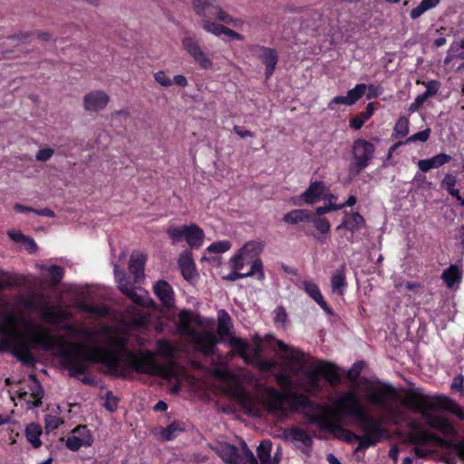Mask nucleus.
<instances>
[{"label":"nucleus","mask_w":464,"mask_h":464,"mask_svg":"<svg viewBox=\"0 0 464 464\" xmlns=\"http://www.w3.org/2000/svg\"><path fill=\"white\" fill-rule=\"evenodd\" d=\"M181 44L183 49L189 54L199 69H212V59L202 50L198 39L191 36H186L182 39Z\"/></svg>","instance_id":"15"},{"label":"nucleus","mask_w":464,"mask_h":464,"mask_svg":"<svg viewBox=\"0 0 464 464\" xmlns=\"http://www.w3.org/2000/svg\"><path fill=\"white\" fill-rule=\"evenodd\" d=\"M339 209H343V206H339V204L337 205L330 202L328 205L316 208L314 214L321 217L326 213Z\"/></svg>","instance_id":"61"},{"label":"nucleus","mask_w":464,"mask_h":464,"mask_svg":"<svg viewBox=\"0 0 464 464\" xmlns=\"http://www.w3.org/2000/svg\"><path fill=\"white\" fill-rule=\"evenodd\" d=\"M214 17L227 24L231 23L233 20L232 17L227 12H225L218 4L215 6V10H213V18Z\"/></svg>","instance_id":"64"},{"label":"nucleus","mask_w":464,"mask_h":464,"mask_svg":"<svg viewBox=\"0 0 464 464\" xmlns=\"http://www.w3.org/2000/svg\"><path fill=\"white\" fill-rule=\"evenodd\" d=\"M264 249V245L261 242L249 241L246 242L237 252L245 257L246 262H254L259 258V255Z\"/></svg>","instance_id":"35"},{"label":"nucleus","mask_w":464,"mask_h":464,"mask_svg":"<svg viewBox=\"0 0 464 464\" xmlns=\"http://www.w3.org/2000/svg\"><path fill=\"white\" fill-rule=\"evenodd\" d=\"M272 442L269 440H264L260 442L256 449L257 457L260 460V464H278V459L271 458Z\"/></svg>","instance_id":"40"},{"label":"nucleus","mask_w":464,"mask_h":464,"mask_svg":"<svg viewBox=\"0 0 464 464\" xmlns=\"http://www.w3.org/2000/svg\"><path fill=\"white\" fill-rule=\"evenodd\" d=\"M225 25L218 24L216 22H211L209 20H203L201 22V27L208 33H211L214 35L220 36L223 32V28Z\"/></svg>","instance_id":"55"},{"label":"nucleus","mask_w":464,"mask_h":464,"mask_svg":"<svg viewBox=\"0 0 464 464\" xmlns=\"http://www.w3.org/2000/svg\"><path fill=\"white\" fill-rule=\"evenodd\" d=\"M257 276L258 280L265 278V273L263 270V262L261 259H256L251 264L250 270L247 273H240L239 271L233 270L227 276H224V280L236 281L240 278H246Z\"/></svg>","instance_id":"30"},{"label":"nucleus","mask_w":464,"mask_h":464,"mask_svg":"<svg viewBox=\"0 0 464 464\" xmlns=\"http://www.w3.org/2000/svg\"><path fill=\"white\" fill-rule=\"evenodd\" d=\"M121 276V273L118 269V290L123 293L132 303L140 307H153L154 301L150 297L149 293L144 288L124 284Z\"/></svg>","instance_id":"16"},{"label":"nucleus","mask_w":464,"mask_h":464,"mask_svg":"<svg viewBox=\"0 0 464 464\" xmlns=\"http://www.w3.org/2000/svg\"><path fill=\"white\" fill-rule=\"evenodd\" d=\"M232 246V244L230 241L228 240H221V241H217V242H213L211 245H209L206 251L208 252V253H218V254H221V253H225L227 251H228Z\"/></svg>","instance_id":"53"},{"label":"nucleus","mask_w":464,"mask_h":464,"mask_svg":"<svg viewBox=\"0 0 464 464\" xmlns=\"http://www.w3.org/2000/svg\"><path fill=\"white\" fill-rule=\"evenodd\" d=\"M111 98L103 90H92L82 97V108L88 113L103 111L109 104Z\"/></svg>","instance_id":"18"},{"label":"nucleus","mask_w":464,"mask_h":464,"mask_svg":"<svg viewBox=\"0 0 464 464\" xmlns=\"http://www.w3.org/2000/svg\"><path fill=\"white\" fill-rule=\"evenodd\" d=\"M364 364L365 363L363 361H357L352 365V367L347 372V378L350 382H354L358 380L364 367Z\"/></svg>","instance_id":"56"},{"label":"nucleus","mask_w":464,"mask_h":464,"mask_svg":"<svg viewBox=\"0 0 464 464\" xmlns=\"http://www.w3.org/2000/svg\"><path fill=\"white\" fill-rule=\"evenodd\" d=\"M249 365H253L257 368L261 372H269L277 366L276 361L259 358L255 360Z\"/></svg>","instance_id":"52"},{"label":"nucleus","mask_w":464,"mask_h":464,"mask_svg":"<svg viewBox=\"0 0 464 464\" xmlns=\"http://www.w3.org/2000/svg\"><path fill=\"white\" fill-rule=\"evenodd\" d=\"M178 265L183 278L187 281H192L198 275L196 265L193 260L192 252L189 249L182 251L179 255Z\"/></svg>","instance_id":"23"},{"label":"nucleus","mask_w":464,"mask_h":464,"mask_svg":"<svg viewBox=\"0 0 464 464\" xmlns=\"http://www.w3.org/2000/svg\"><path fill=\"white\" fill-rule=\"evenodd\" d=\"M233 327L231 317L228 313L221 309L218 313V334L221 337L227 336Z\"/></svg>","instance_id":"42"},{"label":"nucleus","mask_w":464,"mask_h":464,"mask_svg":"<svg viewBox=\"0 0 464 464\" xmlns=\"http://www.w3.org/2000/svg\"><path fill=\"white\" fill-rule=\"evenodd\" d=\"M410 442L415 446H425L430 442L440 446L454 450L459 457L464 461V440L455 442L452 440L443 439L427 430H419L417 433L410 434Z\"/></svg>","instance_id":"13"},{"label":"nucleus","mask_w":464,"mask_h":464,"mask_svg":"<svg viewBox=\"0 0 464 464\" xmlns=\"http://www.w3.org/2000/svg\"><path fill=\"white\" fill-rule=\"evenodd\" d=\"M317 413L306 414L309 422L319 426L321 430H327L331 434L339 439H343L347 442L356 440L359 435L353 431L346 430L338 420H333L329 414L328 410L324 407V411H317Z\"/></svg>","instance_id":"8"},{"label":"nucleus","mask_w":464,"mask_h":464,"mask_svg":"<svg viewBox=\"0 0 464 464\" xmlns=\"http://www.w3.org/2000/svg\"><path fill=\"white\" fill-rule=\"evenodd\" d=\"M24 305L31 311H37L41 314L42 319L51 324H59L63 320L69 318L67 311L62 309L60 305L55 307L50 306L44 298H40L37 301L25 299L24 300Z\"/></svg>","instance_id":"12"},{"label":"nucleus","mask_w":464,"mask_h":464,"mask_svg":"<svg viewBox=\"0 0 464 464\" xmlns=\"http://www.w3.org/2000/svg\"><path fill=\"white\" fill-rule=\"evenodd\" d=\"M404 406L418 412L425 419L426 423L437 430L442 416L431 414L432 411H443L455 416L459 420L464 421V407L451 397L440 393L429 396L420 392H411L403 401Z\"/></svg>","instance_id":"3"},{"label":"nucleus","mask_w":464,"mask_h":464,"mask_svg":"<svg viewBox=\"0 0 464 464\" xmlns=\"http://www.w3.org/2000/svg\"><path fill=\"white\" fill-rule=\"evenodd\" d=\"M450 391L451 392H459L460 397H464V376L461 373L453 378Z\"/></svg>","instance_id":"58"},{"label":"nucleus","mask_w":464,"mask_h":464,"mask_svg":"<svg viewBox=\"0 0 464 464\" xmlns=\"http://www.w3.org/2000/svg\"><path fill=\"white\" fill-rule=\"evenodd\" d=\"M217 5V0H192L195 13L205 18H213V10Z\"/></svg>","instance_id":"38"},{"label":"nucleus","mask_w":464,"mask_h":464,"mask_svg":"<svg viewBox=\"0 0 464 464\" xmlns=\"http://www.w3.org/2000/svg\"><path fill=\"white\" fill-rule=\"evenodd\" d=\"M153 77L155 82L163 87H169L172 85V81L164 71L155 72Z\"/></svg>","instance_id":"62"},{"label":"nucleus","mask_w":464,"mask_h":464,"mask_svg":"<svg viewBox=\"0 0 464 464\" xmlns=\"http://www.w3.org/2000/svg\"><path fill=\"white\" fill-rule=\"evenodd\" d=\"M375 104V102H369L365 111L352 117L349 121L350 127L354 130L362 129L364 123L373 115L376 108Z\"/></svg>","instance_id":"37"},{"label":"nucleus","mask_w":464,"mask_h":464,"mask_svg":"<svg viewBox=\"0 0 464 464\" xmlns=\"http://www.w3.org/2000/svg\"><path fill=\"white\" fill-rule=\"evenodd\" d=\"M218 343V340L216 335L209 331H198L192 338V343L195 345L197 351L208 357L215 353Z\"/></svg>","instance_id":"20"},{"label":"nucleus","mask_w":464,"mask_h":464,"mask_svg":"<svg viewBox=\"0 0 464 464\" xmlns=\"http://www.w3.org/2000/svg\"><path fill=\"white\" fill-rule=\"evenodd\" d=\"M92 435L85 426H78L72 430L66 439V446L71 450H78L81 447L90 446Z\"/></svg>","instance_id":"22"},{"label":"nucleus","mask_w":464,"mask_h":464,"mask_svg":"<svg viewBox=\"0 0 464 464\" xmlns=\"http://www.w3.org/2000/svg\"><path fill=\"white\" fill-rule=\"evenodd\" d=\"M146 261L147 256L141 252H133L130 257L129 271L133 276L135 284H140L144 280Z\"/></svg>","instance_id":"24"},{"label":"nucleus","mask_w":464,"mask_h":464,"mask_svg":"<svg viewBox=\"0 0 464 464\" xmlns=\"http://www.w3.org/2000/svg\"><path fill=\"white\" fill-rule=\"evenodd\" d=\"M410 131V120L407 116H400L393 127L392 137L393 139L405 138Z\"/></svg>","instance_id":"45"},{"label":"nucleus","mask_w":464,"mask_h":464,"mask_svg":"<svg viewBox=\"0 0 464 464\" xmlns=\"http://www.w3.org/2000/svg\"><path fill=\"white\" fill-rule=\"evenodd\" d=\"M166 234L172 244L185 240L190 248H199L205 238L203 229L193 223L183 226L169 225L166 228Z\"/></svg>","instance_id":"7"},{"label":"nucleus","mask_w":464,"mask_h":464,"mask_svg":"<svg viewBox=\"0 0 464 464\" xmlns=\"http://www.w3.org/2000/svg\"><path fill=\"white\" fill-rule=\"evenodd\" d=\"M312 211L306 208H295L284 214L282 221L287 225L298 226L302 223H309Z\"/></svg>","instance_id":"33"},{"label":"nucleus","mask_w":464,"mask_h":464,"mask_svg":"<svg viewBox=\"0 0 464 464\" xmlns=\"http://www.w3.org/2000/svg\"><path fill=\"white\" fill-rule=\"evenodd\" d=\"M286 436L293 440L301 442L304 446L311 448L313 445L312 437L303 429L294 427L286 431Z\"/></svg>","instance_id":"43"},{"label":"nucleus","mask_w":464,"mask_h":464,"mask_svg":"<svg viewBox=\"0 0 464 464\" xmlns=\"http://www.w3.org/2000/svg\"><path fill=\"white\" fill-rule=\"evenodd\" d=\"M309 223L313 224L318 233L324 236L327 235L331 229L330 222L326 218H321L314 215L313 212Z\"/></svg>","instance_id":"49"},{"label":"nucleus","mask_w":464,"mask_h":464,"mask_svg":"<svg viewBox=\"0 0 464 464\" xmlns=\"http://www.w3.org/2000/svg\"><path fill=\"white\" fill-rule=\"evenodd\" d=\"M440 0H421L420 3L410 12V17L411 20H417L425 12L433 9L438 6Z\"/></svg>","instance_id":"44"},{"label":"nucleus","mask_w":464,"mask_h":464,"mask_svg":"<svg viewBox=\"0 0 464 464\" xmlns=\"http://www.w3.org/2000/svg\"><path fill=\"white\" fill-rule=\"evenodd\" d=\"M375 153V146L369 140L359 138L352 145L353 162L350 173L359 174L372 162Z\"/></svg>","instance_id":"10"},{"label":"nucleus","mask_w":464,"mask_h":464,"mask_svg":"<svg viewBox=\"0 0 464 464\" xmlns=\"http://www.w3.org/2000/svg\"><path fill=\"white\" fill-rule=\"evenodd\" d=\"M275 380L281 388L287 389V391L279 392L274 387L266 389V406L269 412L287 416L290 412H299L305 409L324 411V406L314 402L307 395L290 390L294 383L288 373L278 372L276 374Z\"/></svg>","instance_id":"2"},{"label":"nucleus","mask_w":464,"mask_h":464,"mask_svg":"<svg viewBox=\"0 0 464 464\" xmlns=\"http://www.w3.org/2000/svg\"><path fill=\"white\" fill-rule=\"evenodd\" d=\"M367 85L365 83H358L347 92L349 102L353 105L358 102L366 92Z\"/></svg>","instance_id":"51"},{"label":"nucleus","mask_w":464,"mask_h":464,"mask_svg":"<svg viewBox=\"0 0 464 464\" xmlns=\"http://www.w3.org/2000/svg\"><path fill=\"white\" fill-rule=\"evenodd\" d=\"M430 129L426 128L425 130H420L408 137L405 140H403V143L407 145L414 142H426L430 139Z\"/></svg>","instance_id":"54"},{"label":"nucleus","mask_w":464,"mask_h":464,"mask_svg":"<svg viewBox=\"0 0 464 464\" xmlns=\"http://www.w3.org/2000/svg\"><path fill=\"white\" fill-rule=\"evenodd\" d=\"M155 356L159 355L167 359H173L176 355L177 349L175 345L167 339H160L156 343Z\"/></svg>","instance_id":"41"},{"label":"nucleus","mask_w":464,"mask_h":464,"mask_svg":"<svg viewBox=\"0 0 464 464\" xmlns=\"http://www.w3.org/2000/svg\"><path fill=\"white\" fill-rule=\"evenodd\" d=\"M249 50L254 53H257L258 59L266 67V78L269 79L275 72L276 64L278 63L277 51L274 48L266 47L260 44H254L249 47Z\"/></svg>","instance_id":"19"},{"label":"nucleus","mask_w":464,"mask_h":464,"mask_svg":"<svg viewBox=\"0 0 464 464\" xmlns=\"http://www.w3.org/2000/svg\"><path fill=\"white\" fill-rule=\"evenodd\" d=\"M318 372H319V371H318L317 367L315 366L313 370L309 371L306 374L307 379H308V383H309L310 387H312L313 389L320 388L319 377H321V375Z\"/></svg>","instance_id":"60"},{"label":"nucleus","mask_w":464,"mask_h":464,"mask_svg":"<svg viewBox=\"0 0 464 464\" xmlns=\"http://www.w3.org/2000/svg\"><path fill=\"white\" fill-rule=\"evenodd\" d=\"M41 434H42V429L39 425H37L35 423H31L26 427L25 435H26L27 440L34 448H38L42 444V442L40 440Z\"/></svg>","instance_id":"47"},{"label":"nucleus","mask_w":464,"mask_h":464,"mask_svg":"<svg viewBox=\"0 0 464 464\" xmlns=\"http://www.w3.org/2000/svg\"><path fill=\"white\" fill-rule=\"evenodd\" d=\"M240 446L241 452L235 445L224 442L220 443L215 450L226 464H258L254 453L244 440H241Z\"/></svg>","instance_id":"9"},{"label":"nucleus","mask_w":464,"mask_h":464,"mask_svg":"<svg viewBox=\"0 0 464 464\" xmlns=\"http://www.w3.org/2000/svg\"><path fill=\"white\" fill-rule=\"evenodd\" d=\"M358 423L364 433L361 437H356L358 441L357 451L375 446L387 434V430L382 426L381 420L368 413H365Z\"/></svg>","instance_id":"6"},{"label":"nucleus","mask_w":464,"mask_h":464,"mask_svg":"<svg viewBox=\"0 0 464 464\" xmlns=\"http://www.w3.org/2000/svg\"><path fill=\"white\" fill-rule=\"evenodd\" d=\"M154 294L163 306L171 308L175 303L174 292L171 285L165 280H159L153 287Z\"/></svg>","instance_id":"27"},{"label":"nucleus","mask_w":464,"mask_h":464,"mask_svg":"<svg viewBox=\"0 0 464 464\" xmlns=\"http://www.w3.org/2000/svg\"><path fill=\"white\" fill-rule=\"evenodd\" d=\"M443 436L449 438L448 440H451L452 437L457 435V430L453 423L447 418L443 417L439 423L437 430Z\"/></svg>","instance_id":"50"},{"label":"nucleus","mask_w":464,"mask_h":464,"mask_svg":"<svg viewBox=\"0 0 464 464\" xmlns=\"http://www.w3.org/2000/svg\"><path fill=\"white\" fill-rule=\"evenodd\" d=\"M451 156L446 153H439L430 159L420 160L418 167L422 172H428L431 169L440 168L451 160Z\"/></svg>","instance_id":"34"},{"label":"nucleus","mask_w":464,"mask_h":464,"mask_svg":"<svg viewBox=\"0 0 464 464\" xmlns=\"http://www.w3.org/2000/svg\"><path fill=\"white\" fill-rule=\"evenodd\" d=\"M441 278L448 287H452L455 283L460 280L459 271L457 266L450 265L441 275Z\"/></svg>","instance_id":"48"},{"label":"nucleus","mask_w":464,"mask_h":464,"mask_svg":"<svg viewBox=\"0 0 464 464\" xmlns=\"http://www.w3.org/2000/svg\"><path fill=\"white\" fill-rule=\"evenodd\" d=\"M233 396L246 415H257L255 401L251 394L245 388L238 387L235 389Z\"/></svg>","instance_id":"26"},{"label":"nucleus","mask_w":464,"mask_h":464,"mask_svg":"<svg viewBox=\"0 0 464 464\" xmlns=\"http://www.w3.org/2000/svg\"><path fill=\"white\" fill-rule=\"evenodd\" d=\"M366 392V401L386 412L392 411L394 403L399 399L397 389L391 383L380 380L376 382L375 385L368 386Z\"/></svg>","instance_id":"5"},{"label":"nucleus","mask_w":464,"mask_h":464,"mask_svg":"<svg viewBox=\"0 0 464 464\" xmlns=\"http://www.w3.org/2000/svg\"><path fill=\"white\" fill-rule=\"evenodd\" d=\"M54 154V150L51 148L41 149L35 155V160L41 162L48 161Z\"/></svg>","instance_id":"63"},{"label":"nucleus","mask_w":464,"mask_h":464,"mask_svg":"<svg viewBox=\"0 0 464 464\" xmlns=\"http://www.w3.org/2000/svg\"><path fill=\"white\" fill-rule=\"evenodd\" d=\"M74 305L81 311L90 314L92 317L104 316L108 313V310L105 307L95 306L83 301H78Z\"/></svg>","instance_id":"46"},{"label":"nucleus","mask_w":464,"mask_h":464,"mask_svg":"<svg viewBox=\"0 0 464 464\" xmlns=\"http://www.w3.org/2000/svg\"><path fill=\"white\" fill-rule=\"evenodd\" d=\"M66 332L82 337L90 344L63 343L62 338L52 336L49 332L37 326L32 320L12 312L4 313L0 319V344L10 349L23 362H34L32 350L42 348L45 351L60 345L71 375L77 376L86 371L89 362H101L108 371L116 372V331L103 326L100 329L79 328L64 324Z\"/></svg>","instance_id":"1"},{"label":"nucleus","mask_w":464,"mask_h":464,"mask_svg":"<svg viewBox=\"0 0 464 464\" xmlns=\"http://www.w3.org/2000/svg\"><path fill=\"white\" fill-rule=\"evenodd\" d=\"M316 367L319 371L318 373H320V375L324 377L330 384L335 385L340 382V369L336 364L331 362L319 361L316 364Z\"/></svg>","instance_id":"29"},{"label":"nucleus","mask_w":464,"mask_h":464,"mask_svg":"<svg viewBox=\"0 0 464 464\" xmlns=\"http://www.w3.org/2000/svg\"><path fill=\"white\" fill-rule=\"evenodd\" d=\"M47 271L49 272L51 283L53 285H58L63 276V267L54 265V266H49L47 268Z\"/></svg>","instance_id":"57"},{"label":"nucleus","mask_w":464,"mask_h":464,"mask_svg":"<svg viewBox=\"0 0 464 464\" xmlns=\"http://www.w3.org/2000/svg\"><path fill=\"white\" fill-rule=\"evenodd\" d=\"M128 365L138 373L151 376H160L164 379L172 377V370L168 366L160 365L155 359V353L150 350L138 353H129L127 355Z\"/></svg>","instance_id":"4"},{"label":"nucleus","mask_w":464,"mask_h":464,"mask_svg":"<svg viewBox=\"0 0 464 464\" xmlns=\"http://www.w3.org/2000/svg\"><path fill=\"white\" fill-rule=\"evenodd\" d=\"M63 420L60 417L56 415H46L45 417V429L47 431H52L56 430L61 424Z\"/></svg>","instance_id":"59"},{"label":"nucleus","mask_w":464,"mask_h":464,"mask_svg":"<svg viewBox=\"0 0 464 464\" xmlns=\"http://www.w3.org/2000/svg\"><path fill=\"white\" fill-rule=\"evenodd\" d=\"M229 346L235 351V353L246 362L249 363L250 362V354H248V351L250 346L248 343L240 338L233 336L229 339Z\"/></svg>","instance_id":"39"},{"label":"nucleus","mask_w":464,"mask_h":464,"mask_svg":"<svg viewBox=\"0 0 464 464\" xmlns=\"http://www.w3.org/2000/svg\"><path fill=\"white\" fill-rule=\"evenodd\" d=\"M303 289L304 292L327 314L332 315L333 309L324 299L319 286L312 281L304 280L303 283Z\"/></svg>","instance_id":"28"},{"label":"nucleus","mask_w":464,"mask_h":464,"mask_svg":"<svg viewBox=\"0 0 464 464\" xmlns=\"http://www.w3.org/2000/svg\"><path fill=\"white\" fill-rule=\"evenodd\" d=\"M17 396L26 402L28 409H32L41 405L44 390L41 383L35 378L30 376L24 382V387L18 391Z\"/></svg>","instance_id":"17"},{"label":"nucleus","mask_w":464,"mask_h":464,"mask_svg":"<svg viewBox=\"0 0 464 464\" xmlns=\"http://www.w3.org/2000/svg\"><path fill=\"white\" fill-rule=\"evenodd\" d=\"M365 227V219L359 212H353L351 214H346L342 223L337 226L336 230L346 229L354 234L360 231L362 228ZM353 235H351L348 237L349 242H353Z\"/></svg>","instance_id":"25"},{"label":"nucleus","mask_w":464,"mask_h":464,"mask_svg":"<svg viewBox=\"0 0 464 464\" xmlns=\"http://www.w3.org/2000/svg\"><path fill=\"white\" fill-rule=\"evenodd\" d=\"M325 188L324 182L319 180L313 181L299 197L293 198L291 201L295 206H301V199L307 205H313L321 198Z\"/></svg>","instance_id":"21"},{"label":"nucleus","mask_w":464,"mask_h":464,"mask_svg":"<svg viewBox=\"0 0 464 464\" xmlns=\"http://www.w3.org/2000/svg\"><path fill=\"white\" fill-rule=\"evenodd\" d=\"M264 340L270 342L275 341L277 348L285 353L289 354V359L297 362H302L304 361V353L298 348L290 347L288 344L284 343L281 340H277L272 334H267ZM264 352L263 347V338L258 334H255L253 337V348L252 354L250 355V362L248 364L252 363L253 361L262 358V353Z\"/></svg>","instance_id":"11"},{"label":"nucleus","mask_w":464,"mask_h":464,"mask_svg":"<svg viewBox=\"0 0 464 464\" xmlns=\"http://www.w3.org/2000/svg\"><path fill=\"white\" fill-rule=\"evenodd\" d=\"M336 406L344 415L353 418L357 422L367 413L354 391H347L341 394L336 400Z\"/></svg>","instance_id":"14"},{"label":"nucleus","mask_w":464,"mask_h":464,"mask_svg":"<svg viewBox=\"0 0 464 464\" xmlns=\"http://www.w3.org/2000/svg\"><path fill=\"white\" fill-rule=\"evenodd\" d=\"M193 317L189 310H182L179 314V322L177 329L181 336H188L193 338L198 332L192 328Z\"/></svg>","instance_id":"31"},{"label":"nucleus","mask_w":464,"mask_h":464,"mask_svg":"<svg viewBox=\"0 0 464 464\" xmlns=\"http://www.w3.org/2000/svg\"><path fill=\"white\" fill-rule=\"evenodd\" d=\"M331 287H332L333 293L338 294L339 295H344L345 289L347 287L344 265H343L340 268H338L334 272V274L332 276Z\"/></svg>","instance_id":"36"},{"label":"nucleus","mask_w":464,"mask_h":464,"mask_svg":"<svg viewBox=\"0 0 464 464\" xmlns=\"http://www.w3.org/2000/svg\"><path fill=\"white\" fill-rule=\"evenodd\" d=\"M186 430L183 421L173 420L165 428H159L155 434L160 436L165 441H170L178 438Z\"/></svg>","instance_id":"32"}]
</instances>
